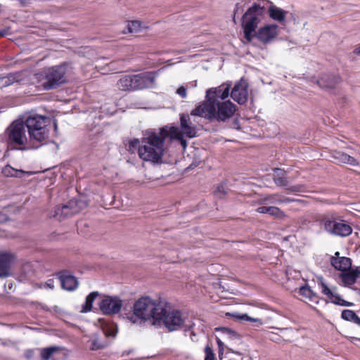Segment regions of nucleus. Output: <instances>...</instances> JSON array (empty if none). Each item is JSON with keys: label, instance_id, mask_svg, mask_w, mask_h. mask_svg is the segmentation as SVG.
Segmentation results:
<instances>
[{"label": "nucleus", "instance_id": "f257e3e1", "mask_svg": "<svg viewBox=\"0 0 360 360\" xmlns=\"http://www.w3.org/2000/svg\"><path fill=\"white\" fill-rule=\"evenodd\" d=\"M231 82H226L217 87L207 89L205 100L191 111V115L225 122L233 116L236 107L231 101L226 100L230 94Z\"/></svg>", "mask_w": 360, "mask_h": 360}, {"label": "nucleus", "instance_id": "f03ea898", "mask_svg": "<svg viewBox=\"0 0 360 360\" xmlns=\"http://www.w3.org/2000/svg\"><path fill=\"white\" fill-rule=\"evenodd\" d=\"M165 314V304L157 299L141 297L133 306V311L126 314L125 318L132 324L141 325L150 321L153 326H160Z\"/></svg>", "mask_w": 360, "mask_h": 360}, {"label": "nucleus", "instance_id": "7ed1b4c3", "mask_svg": "<svg viewBox=\"0 0 360 360\" xmlns=\"http://www.w3.org/2000/svg\"><path fill=\"white\" fill-rule=\"evenodd\" d=\"M169 136L167 126L158 130L149 129L145 131L141 139V144L138 148V154L143 161L154 163L160 162L165 151L164 143Z\"/></svg>", "mask_w": 360, "mask_h": 360}, {"label": "nucleus", "instance_id": "20e7f679", "mask_svg": "<svg viewBox=\"0 0 360 360\" xmlns=\"http://www.w3.org/2000/svg\"><path fill=\"white\" fill-rule=\"evenodd\" d=\"M5 138L8 146L11 149L30 150L38 148L27 134V129L22 120H15L6 129Z\"/></svg>", "mask_w": 360, "mask_h": 360}, {"label": "nucleus", "instance_id": "39448f33", "mask_svg": "<svg viewBox=\"0 0 360 360\" xmlns=\"http://www.w3.org/2000/svg\"><path fill=\"white\" fill-rule=\"evenodd\" d=\"M68 66L60 64L39 70L34 75V79L44 90L54 89L67 81Z\"/></svg>", "mask_w": 360, "mask_h": 360}, {"label": "nucleus", "instance_id": "423d86ee", "mask_svg": "<svg viewBox=\"0 0 360 360\" xmlns=\"http://www.w3.org/2000/svg\"><path fill=\"white\" fill-rule=\"evenodd\" d=\"M23 122L32 143L38 146L39 148L47 141L49 136L51 123L49 117L32 114L27 116Z\"/></svg>", "mask_w": 360, "mask_h": 360}, {"label": "nucleus", "instance_id": "0eeeda50", "mask_svg": "<svg viewBox=\"0 0 360 360\" xmlns=\"http://www.w3.org/2000/svg\"><path fill=\"white\" fill-rule=\"evenodd\" d=\"M194 115L188 114H181L180 116V129L176 127H168L169 136L171 139H175L180 141L184 149L187 146V142L184 139V136L191 139L197 135L198 129L195 124V120L192 119Z\"/></svg>", "mask_w": 360, "mask_h": 360}, {"label": "nucleus", "instance_id": "6e6552de", "mask_svg": "<svg viewBox=\"0 0 360 360\" xmlns=\"http://www.w3.org/2000/svg\"><path fill=\"white\" fill-rule=\"evenodd\" d=\"M263 12V8L255 4L243 15L242 27L248 42H250L254 38L255 30L261 21Z\"/></svg>", "mask_w": 360, "mask_h": 360}, {"label": "nucleus", "instance_id": "1a4fd4ad", "mask_svg": "<svg viewBox=\"0 0 360 360\" xmlns=\"http://www.w3.org/2000/svg\"><path fill=\"white\" fill-rule=\"evenodd\" d=\"M321 224L324 231L333 236L347 237L352 232V226L335 213L324 216Z\"/></svg>", "mask_w": 360, "mask_h": 360}, {"label": "nucleus", "instance_id": "9d476101", "mask_svg": "<svg viewBox=\"0 0 360 360\" xmlns=\"http://www.w3.org/2000/svg\"><path fill=\"white\" fill-rule=\"evenodd\" d=\"M162 323L169 332L178 330L181 328H184L185 330H188L193 326V323L187 319L186 316L182 312L178 310H172L167 312L165 308L161 323Z\"/></svg>", "mask_w": 360, "mask_h": 360}, {"label": "nucleus", "instance_id": "9b49d317", "mask_svg": "<svg viewBox=\"0 0 360 360\" xmlns=\"http://www.w3.org/2000/svg\"><path fill=\"white\" fill-rule=\"evenodd\" d=\"M256 37L262 44L266 45L273 42L278 35V26L275 24H268L261 27L255 33Z\"/></svg>", "mask_w": 360, "mask_h": 360}, {"label": "nucleus", "instance_id": "f8f14e48", "mask_svg": "<svg viewBox=\"0 0 360 360\" xmlns=\"http://www.w3.org/2000/svg\"><path fill=\"white\" fill-rule=\"evenodd\" d=\"M155 79L156 73L153 72H148L139 75H134V90L154 87L155 84Z\"/></svg>", "mask_w": 360, "mask_h": 360}, {"label": "nucleus", "instance_id": "ddd939ff", "mask_svg": "<svg viewBox=\"0 0 360 360\" xmlns=\"http://www.w3.org/2000/svg\"><path fill=\"white\" fill-rule=\"evenodd\" d=\"M122 300L117 297L107 296L100 302V309L104 314H118L122 307Z\"/></svg>", "mask_w": 360, "mask_h": 360}, {"label": "nucleus", "instance_id": "4468645a", "mask_svg": "<svg viewBox=\"0 0 360 360\" xmlns=\"http://www.w3.org/2000/svg\"><path fill=\"white\" fill-rule=\"evenodd\" d=\"M15 260V255L13 253L0 250V278H7L11 275V268Z\"/></svg>", "mask_w": 360, "mask_h": 360}, {"label": "nucleus", "instance_id": "2eb2a0df", "mask_svg": "<svg viewBox=\"0 0 360 360\" xmlns=\"http://www.w3.org/2000/svg\"><path fill=\"white\" fill-rule=\"evenodd\" d=\"M229 95L239 104L246 103L248 98V84L247 82L241 79L236 82Z\"/></svg>", "mask_w": 360, "mask_h": 360}, {"label": "nucleus", "instance_id": "dca6fc26", "mask_svg": "<svg viewBox=\"0 0 360 360\" xmlns=\"http://www.w3.org/2000/svg\"><path fill=\"white\" fill-rule=\"evenodd\" d=\"M321 292L327 296L330 301L335 304L340 306H352L353 303L344 300L335 292V288H330L323 281L319 282Z\"/></svg>", "mask_w": 360, "mask_h": 360}, {"label": "nucleus", "instance_id": "f3484780", "mask_svg": "<svg viewBox=\"0 0 360 360\" xmlns=\"http://www.w3.org/2000/svg\"><path fill=\"white\" fill-rule=\"evenodd\" d=\"M29 72L27 70L11 73L6 77L0 78V86H8L15 82L25 84L28 82Z\"/></svg>", "mask_w": 360, "mask_h": 360}, {"label": "nucleus", "instance_id": "a211bd4d", "mask_svg": "<svg viewBox=\"0 0 360 360\" xmlns=\"http://www.w3.org/2000/svg\"><path fill=\"white\" fill-rule=\"evenodd\" d=\"M294 200L290 198H286L281 195L280 193H272L268 195H260L256 202L258 205H269V204H281V203H289L292 202Z\"/></svg>", "mask_w": 360, "mask_h": 360}, {"label": "nucleus", "instance_id": "6ab92c4d", "mask_svg": "<svg viewBox=\"0 0 360 360\" xmlns=\"http://www.w3.org/2000/svg\"><path fill=\"white\" fill-rule=\"evenodd\" d=\"M330 263L332 266L341 271H346L351 269L352 261L346 257H340V253L336 252L335 256L331 257Z\"/></svg>", "mask_w": 360, "mask_h": 360}, {"label": "nucleus", "instance_id": "aec40b11", "mask_svg": "<svg viewBox=\"0 0 360 360\" xmlns=\"http://www.w3.org/2000/svg\"><path fill=\"white\" fill-rule=\"evenodd\" d=\"M59 279L62 288L65 290H74L78 286V281L76 278L68 272H62L59 276Z\"/></svg>", "mask_w": 360, "mask_h": 360}, {"label": "nucleus", "instance_id": "412c9836", "mask_svg": "<svg viewBox=\"0 0 360 360\" xmlns=\"http://www.w3.org/2000/svg\"><path fill=\"white\" fill-rule=\"evenodd\" d=\"M340 78L334 75H323L318 81L317 84L321 88L331 89L336 84L339 83Z\"/></svg>", "mask_w": 360, "mask_h": 360}, {"label": "nucleus", "instance_id": "4be33fe9", "mask_svg": "<svg viewBox=\"0 0 360 360\" xmlns=\"http://www.w3.org/2000/svg\"><path fill=\"white\" fill-rule=\"evenodd\" d=\"M75 205V201L71 200L68 205L58 207L56 211V216L59 217L60 219L62 216L68 217L76 214L79 210L74 207Z\"/></svg>", "mask_w": 360, "mask_h": 360}, {"label": "nucleus", "instance_id": "5701e85b", "mask_svg": "<svg viewBox=\"0 0 360 360\" xmlns=\"http://www.w3.org/2000/svg\"><path fill=\"white\" fill-rule=\"evenodd\" d=\"M333 158L337 163L348 164L352 166H356L359 165L358 160L349 155L340 151L334 152Z\"/></svg>", "mask_w": 360, "mask_h": 360}, {"label": "nucleus", "instance_id": "b1692460", "mask_svg": "<svg viewBox=\"0 0 360 360\" xmlns=\"http://www.w3.org/2000/svg\"><path fill=\"white\" fill-rule=\"evenodd\" d=\"M341 274V278L342 282L347 285H353L357 278L360 276V271L357 269H349L346 271H342Z\"/></svg>", "mask_w": 360, "mask_h": 360}, {"label": "nucleus", "instance_id": "393cba45", "mask_svg": "<svg viewBox=\"0 0 360 360\" xmlns=\"http://www.w3.org/2000/svg\"><path fill=\"white\" fill-rule=\"evenodd\" d=\"M274 177L273 180L274 182L278 186H287L288 185V180L285 176V172L284 170L279 169V168H275L274 169Z\"/></svg>", "mask_w": 360, "mask_h": 360}, {"label": "nucleus", "instance_id": "a878e982", "mask_svg": "<svg viewBox=\"0 0 360 360\" xmlns=\"http://www.w3.org/2000/svg\"><path fill=\"white\" fill-rule=\"evenodd\" d=\"M133 75H124L117 83V87L122 91H134Z\"/></svg>", "mask_w": 360, "mask_h": 360}, {"label": "nucleus", "instance_id": "bb28decb", "mask_svg": "<svg viewBox=\"0 0 360 360\" xmlns=\"http://www.w3.org/2000/svg\"><path fill=\"white\" fill-rule=\"evenodd\" d=\"M269 16L274 20L282 22L284 20L287 12L284 11L281 8L271 6L269 8Z\"/></svg>", "mask_w": 360, "mask_h": 360}, {"label": "nucleus", "instance_id": "cd10ccee", "mask_svg": "<svg viewBox=\"0 0 360 360\" xmlns=\"http://www.w3.org/2000/svg\"><path fill=\"white\" fill-rule=\"evenodd\" d=\"M226 315H231V314L228 313ZM231 316L236 319L240 321H247L256 323L257 326H259L262 325V321L259 319L252 318L249 316L247 314H240V313H233Z\"/></svg>", "mask_w": 360, "mask_h": 360}, {"label": "nucleus", "instance_id": "c85d7f7f", "mask_svg": "<svg viewBox=\"0 0 360 360\" xmlns=\"http://www.w3.org/2000/svg\"><path fill=\"white\" fill-rule=\"evenodd\" d=\"M89 342H90V349L91 350L101 349L107 346V343L101 340L96 334L93 335Z\"/></svg>", "mask_w": 360, "mask_h": 360}, {"label": "nucleus", "instance_id": "c756f323", "mask_svg": "<svg viewBox=\"0 0 360 360\" xmlns=\"http://www.w3.org/2000/svg\"><path fill=\"white\" fill-rule=\"evenodd\" d=\"M98 295V292L96 291L91 292L86 297L85 303L82 305V312L90 311L92 309L93 302Z\"/></svg>", "mask_w": 360, "mask_h": 360}, {"label": "nucleus", "instance_id": "7c9ffc66", "mask_svg": "<svg viewBox=\"0 0 360 360\" xmlns=\"http://www.w3.org/2000/svg\"><path fill=\"white\" fill-rule=\"evenodd\" d=\"M300 293L304 297L308 299L310 302H311L313 303L317 304L319 302L317 296L307 286L300 287Z\"/></svg>", "mask_w": 360, "mask_h": 360}, {"label": "nucleus", "instance_id": "2f4dec72", "mask_svg": "<svg viewBox=\"0 0 360 360\" xmlns=\"http://www.w3.org/2000/svg\"><path fill=\"white\" fill-rule=\"evenodd\" d=\"M59 349L60 348L58 347H51L42 349L41 351V356L42 359L51 360L52 355L57 352Z\"/></svg>", "mask_w": 360, "mask_h": 360}, {"label": "nucleus", "instance_id": "473e14b6", "mask_svg": "<svg viewBox=\"0 0 360 360\" xmlns=\"http://www.w3.org/2000/svg\"><path fill=\"white\" fill-rule=\"evenodd\" d=\"M24 173H25L24 171L15 169L9 165L6 166L3 169V174L7 176L20 177V174Z\"/></svg>", "mask_w": 360, "mask_h": 360}, {"label": "nucleus", "instance_id": "72a5a7b5", "mask_svg": "<svg viewBox=\"0 0 360 360\" xmlns=\"http://www.w3.org/2000/svg\"><path fill=\"white\" fill-rule=\"evenodd\" d=\"M356 316H357L356 314L354 311L349 310V309L343 310L342 312V314H341V317L344 320L352 321V322H353L354 320H355Z\"/></svg>", "mask_w": 360, "mask_h": 360}, {"label": "nucleus", "instance_id": "f704fd0d", "mask_svg": "<svg viewBox=\"0 0 360 360\" xmlns=\"http://www.w3.org/2000/svg\"><path fill=\"white\" fill-rule=\"evenodd\" d=\"M267 214L278 218H282L285 216L283 211H281L278 207L274 206L268 207Z\"/></svg>", "mask_w": 360, "mask_h": 360}, {"label": "nucleus", "instance_id": "c9c22d12", "mask_svg": "<svg viewBox=\"0 0 360 360\" xmlns=\"http://www.w3.org/2000/svg\"><path fill=\"white\" fill-rule=\"evenodd\" d=\"M141 29V22L137 20L128 23V30L130 33H137Z\"/></svg>", "mask_w": 360, "mask_h": 360}, {"label": "nucleus", "instance_id": "e433bc0d", "mask_svg": "<svg viewBox=\"0 0 360 360\" xmlns=\"http://www.w3.org/2000/svg\"><path fill=\"white\" fill-rule=\"evenodd\" d=\"M219 330L220 331H221L223 335L228 338L234 339V338H237V336H238L237 333L235 331H233L229 328H222Z\"/></svg>", "mask_w": 360, "mask_h": 360}, {"label": "nucleus", "instance_id": "4c0bfd02", "mask_svg": "<svg viewBox=\"0 0 360 360\" xmlns=\"http://www.w3.org/2000/svg\"><path fill=\"white\" fill-rule=\"evenodd\" d=\"M286 190L288 191V193H299L303 192L305 190V187L303 184H296L288 187Z\"/></svg>", "mask_w": 360, "mask_h": 360}, {"label": "nucleus", "instance_id": "58836bf2", "mask_svg": "<svg viewBox=\"0 0 360 360\" xmlns=\"http://www.w3.org/2000/svg\"><path fill=\"white\" fill-rule=\"evenodd\" d=\"M205 360H214V354L212 351V349L209 345L205 347Z\"/></svg>", "mask_w": 360, "mask_h": 360}, {"label": "nucleus", "instance_id": "ea45409f", "mask_svg": "<svg viewBox=\"0 0 360 360\" xmlns=\"http://www.w3.org/2000/svg\"><path fill=\"white\" fill-rule=\"evenodd\" d=\"M216 341L219 347V356L220 357L224 351V344L219 338H216Z\"/></svg>", "mask_w": 360, "mask_h": 360}, {"label": "nucleus", "instance_id": "a19ab883", "mask_svg": "<svg viewBox=\"0 0 360 360\" xmlns=\"http://www.w3.org/2000/svg\"><path fill=\"white\" fill-rule=\"evenodd\" d=\"M176 94L179 95L181 98H184L186 97V89L184 86H181L179 87L176 90Z\"/></svg>", "mask_w": 360, "mask_h": 360}, {"label": "nucleus", "instance_id": "79ce46f5", "mask_svg": "<svg viewBox=\"0 0 360 360\" xmlns=\"http://www.w3.org/2000/svg\"><path fill=\"white\" fill-rule=\"evenodd\" d=\"M139 143H140V141L137 139L131 140L129 143V146L130 150L135 149L138 146L139 147Z\"/></svg>", "mask_w": 360, "mask_h": 360}, {"label": "nucleus", "instance_id": "37998d69", "mask_svg": "<svg viewBox=\"0 0 360 360\" xmlns=\"http://www.w3.org/2000/svg\"><path fill=\"white\" fill-rule=\"evenodd\" d=\"M215 193L218 197L221 198L222 195H224L225 194L224 186L221 185L220 186H218L217 188V191H215Z\"/></svg>", "mask_w": 360, "mask_h": 360}, {"label": "nucleus", "instance_id": "c03bdc74", "mask_svg": "<svg viewBox=\"0 0 360 360\" xmlns=\"http://www.w3.org/2000/svg\"><path fill=\"white\" fill-rule=\"evenodd\" d=\"M44 286L49 289L54 288V281L53 279H49L44 284Z\"/></svg>", "mask_w": 360, "mask_h": 360}, {"label": "nucleus", "instance_id": "a18cd8bd", "mask_svg": "<svg viewBox=\"0 0 360 360\" xmlns=\"http://www.w3.org/2000/svg\"><path fill=\"white\" fill-rule=\"evenodd\" d=\"M105 336H112L115 337L117 334V331L114 328H111L109 330L103 331Z\"/></svg>", "mask_w": 360, "mask_h": 360}, {"label": "nucleus", "instance_id": "49530a36", "mask_svg": "<svg viewBox=\"0 0 360 360\" xmlns=\"http://www.w3.org/2000/svg\"><path fill=\"white\" fill-rule=\"evenodd\" d=\"M268 207L262 206L256 210V212L262 214H267Z\"/></svg>", "mask_w": 360, "mask_h": 360}, {"label": "nucleus", "instance_id": "de8ad7c7", "mask_svg": "<svg viewBox=\"0 0 360 360\" xmlns=\"http://www.w3.org/2000/svg\"><path fill=\"white\" fill-rule=\"evenodd\" d=\"M6 220V216L1 212H0V223L4 222Z\"/></svg>", "mask_w": 360, "mask_h": 360}, {"label": "nucleus", "instance_id": "09e8293b", "mask_svg": "<svg viewBox=\"0 0 360 360\" xmlns=\"http://www.w3.org/2000/svg\"><path fill=\"white\" fill-rule=\"evenodd\" d=\"M354 53L360 55V44L356 47V49L354 50Z\"/></svg>", "mask_w": 360, "mask_h": 360}, {"label": "nucleus", "instance_id": "8fccbe9b", "mask_svg": "<svg viewBox=\"0 0 360 360\" xmlns=\"http://www.w3.org/2000/svg\"><path fill=\"white\" fill-rule=\"evenodd\" d=\"M353 322L360 326V318L358 316H356L355 320H354Z\"/></svg>", "mask_w": 360, "mask_h": 360}, {"label": "nucleus", "instance_id": "3c124183", "mask_svg": "<svg viewBox=\"0 0 360 360\" xmlns=\"http://www.w3.org/2000/svg\"><path fill=\"white\" fill-rule=\"evenodd\" d=\"M240 7V4H237L236 6V8H235V13L238 11Z\"/></svg>", "mask_w": 360, "mask_h": 360}]
</instances>
